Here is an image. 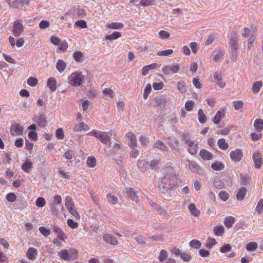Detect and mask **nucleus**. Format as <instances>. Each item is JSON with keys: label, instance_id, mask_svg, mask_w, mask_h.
<instances>
[{"label": "nucleus", "instance_id": "obj_1", "mask_svg": "<svg viewBox=\"0 0 263 263\" xmlns=\"http://www.w3.org/2000/svg\"><path fill=\"white\" fill-rule=\"evenodd\" d=\"M160 163V161L158 160H153L152 161H145L142 160H139L138 161V166L141 172H144L145 169L142 167V165L149 166L154 170H157L158 166Z\"/></svg>", "mask_w": 263, "mask_h": 263}, {"label": "nucleus", "instance_id": "obj_2", "mask_svg": "<svg viewBox=\"0 0 263 263\" xmlns=\"http://www.w3.org/2000/svg\"><path fill=\"white\" fill-rule=\"evenodd\" d=\"M84 77L81 73L75 72L71 74L68 80L70 84L73 86H81Z\"/></svg>", "mask_w": 263, "mask_h": 263}, {"label": "nucleus", "instance_id": "obj_3", "mask_svg": "<svg viewBox=\"0 0 263 263\" xmlns=\"http://www.w3.org/2000/svg\"><path fill=\"white\" fill-rule=\"evenodd\" d=\"M21 21L17 20L14 22L13 33L16 36H19L24 31V26L21 24Z\"/></svg>", "mask_w": 263, "mask_h": 263}, {"label": "nucleus", "instance_id": "obj_4", "mask_svg": "<svg viewBox=\"0 0 263 263\" xmlns=\"http://www.w3.org/2000/svg\"><path fill=\"white\" fill-rule=\"evenodd\" d=\"M180 68L178 65H166L162 68V71L165 75H168L178 72Z\"/></svg>", "mask_w": 263, "mask_h": 263}, {"label": "nucleus", "instance_id": "obj_5", "mask_svg": "<svg viewBox=\"0 0 263 263\" xmlns=\"http://www.w3.org/2000/svg\"><path fill=\"white\" fill-rule=\"evenodd\" d=\"M252 157L255 167L256 168H259L261 166L263 161V154L257 152L253 153Z\"/></svg>", "mask_w": 263, "mask_h": 263}, {"label": "nucleus", "instance_id": "obj_6", "mask_svg": "<svg viewBox=\"0 0 263 263\" xmlns=\"http://www.w3.org/2000/svg\"><path fill=\"white\" fill-rule=\"evenodd\" d=\"M97 139H99L102 143L109 146H110V137L106 133L101 132Z\"/></svg>", "mask_w": 263, "mask_h": 263}, {"label": "nucleus", "instance_id": "obj_7", "mask_svg": "<svg viewBox=\"0 0 263 263\" xmlns=\"http://www.w3.org/2000/svg\"><path fill=\"white\" fill-rule=\"evenodd\" d=\"M170 186L167 182V179L164 178V177L162 179L161 182L158 184V188L160 192H161L163 194H165L167 192Z\"/></svg>", "mask_w": 263, "mask_h": 263}, {"label": "nucleus", "instance_id": "obj_8", "mask_svg": "<svg viewBox=\"0 0 263 263\" xmlns=\"http://www.w3.org/2000/svg\"><path fill=\"white\" fill-rule=\"evenodd\" d=\"M164 178L167 179V182L171 188L177 185V178L176 175L175 174L167 175H165Z\"/></svg>", "mask_w": 263, "mask_h": 263}, {"label": "nucleus", "instance_id": "obj_9", "mask_svg": "<svg viewBox=\"0 0 263 263\" xmlns=\"http://www.w3.org/2000/svg\"><path fill=\"white\" fill-rule=\"evenodd\" d=\"M230 157L232 160L235 162L239 161L242 157V152L241 149H237L230 153Z\"/></svg>", "mask_w": 263, "mask_h": 263}, {"label": "nucleus", "instance_id": "obj_10", "mask_svg": "<svg viewBox=\"0 0 263 263\" xmlns=\"http://www.w3.org/2000/svg\"><path fill=\"white\" fill-rule=\"evenodd\" d=\"M154 105L159 109H163L166 106V100L162 97H158L155 99Z\"/></svg>", "mask_w": 263, "mask_h": 263}, {"label": "nucleus", "instance_id": "obj_11", "mask_svg": "<svg viewBox=\"0 0 263 263\" xmlns=\"http://www.w3.org/2000/svg\"><path fill=\"white\" fill-rule=\"evenodd\" d=\"M90 129L88 125L84 122H80L77 123L74 126V131L76 132L81 131H88Z\"/></svg>", "mask_w": 263, "mask_h": 263}, {"label": "nucleus", "instance_id": "obj_12", "mask_svg": "<svg viewBox=\"0 0 263 263\" xmlns=\"http://www.w3.org/2000/svg\"><path fill=\"white\" fill-rule=\"evenodd\" d=\"M103 239L107 243H109L111 245L117 246L118 244V241L117 238L108 234H106L103 236Z\"/></svg>", "mask_w": 263, "mask_h": 263}, {"label": "nucleus", "instance_id": "obj_13", "mask_svg": "<svg viewBox=\"0 0 263 263\" xmlns=\"http://www.w3.org/2000/svg\"><path fill=\"white\" fill-rule=\"evenodd\" d=\"M167 143L172 149L177 152L179 151V148L178 147V143L175 138L168 137L167 140Z\"/></svg>", "mask_w": 263, "mask_h": 263}, {"label": "nucleus", "instance_id": "obj_14", "mask_svg": "<svg viewBox=\"0 0 263 263\" xmlns=\"http://www.w3.org/2000/svg\"><path fill=\"white\" fill-rule=\"evenodd\" d=\"M128 139V145L130 147L134 148L137 146V140L135 135L132 133H129L126 135Z\"/></svg>", "mask_w": 263, "mask_h": 263}, {"label": "nucleus", "instance_id": "obj_15", "mask_svg": "<svg viewBox=\"0 0 263 263\" xmlns=\"http://www.w3.org/2000/svg\"><path fill=\"white\" fill-rule=\"evenodd\" d=\"M238 39L236 33L234 32L231 33L230 41V45L231 49H238Z\"/></svg>", "mask_w": 263, "mask_h": 263}, {"label": "nucleus", "instance_id": "obj_16", "mask_svg": "<svg viewBox=\"0 0 263 263\" xmlns=\"http://www.w3.org/2000/svg\"><path fill=\"white\" fill-rule=\"evenodd\" d=\"M214 80L216 84L220 88H223L225 86V83L222 81L220 73L216 71L214 74Z\"/></svg>", "mask_w": 263, "mask_h": 263}, {"label": "nucleus", "instance_id": "obj_17", "mask_svg": "<svg viewBox=\"0 0 263 263\" xmlns=\"http://www.w3.org/2000/svg\"><path fill=\"white\" fill-rule=\"evenodd\" d=\"M37 255V250L34 248H29L26 252L27 257L31 260H33L36 258Z\"/></svg>", "mask_w": 263, "mask_h": 263}, {"label": "nucleus", "instance_id": "obj_18", "mask_svg": "<svg viewBox=\"0 0 263 263\" xmlns=\"http://www.w3.org/2000/svg\"><path fill=\"white\" fill-rule=\"evenodd\" d=\"M126 193L127 194V197L129 198H130L133 201H135L136 202L138 201V196H137V193L133 189H127L126 191Z\"/></svg>", "mask_w": 263, "mask_h": 263}, {"label": "nucleus", "instance_id": "obj_19", "mask_svg": "<svg viewBox=\"0 0 263 263\" xmlns=\"http://www.w3.org/2000/svg\"><path fill=\"white\" fill-rule=\"evenodd\" d=\"M47 85L51 91H55L57 89V81L54 78H50L47 80Z\"/></svg>", "mask_w": 263, "mask_h": 263}, {"label": "nucleus", "instance_id": "obj_20", "mask_svg": "<svg viewBox=\"0 0 263 263\" xmlns=\"http://www.w3.org/2000/svg\"><path fill=\"white\" fill-rule=\"evenodd\" d=\"M6 2L10 7L17 9H22V8L21 0H6Z\"/></svg>", "mask_w": 263, "mask_h": 263}, {"label": "nucleus", "instance_id": "obj_21", "mask_svg": "<svg viewBox=\"0 0 263 263\" xmlns=\"http://www.w3.org/2000/svg\"><path fill=\"white\" fill-rule=\"evenodd\" d=\"M247 193V189L245 187H241L238 189L236 193V198L238 200L243 199Z\"/></svg>", "mask_w": 263, "mask_h": 263}, {"label": "nucleus", "instance_id": "obj_22", "mask_svg": "<svg viewBox=\"0 0 263 263\" xmlns=\"http://www.w3.org/2000/svg\"><path fill=\"white\" fill-rule=\"evenodd\" d=\"M34 122L41 127L45 126L46 121L43 116H34Z\"/></svg>", "mask_w": 263, "mask_h": 263}, {"label": "nucleus", "instance_id": "obj_23", "mask_svg": "<svg viewBox=\"0 0 263 263\" xmlns=\"http://www.w3.org/2000/svg\"><path fill=\"white\" fill-rule=\"evenodd\" d=\"M11 129L14 130L17 135H22L23 127L18 123H14L11 126Z\"/></svg>", "mask_w": 263, "mask_h": 263}, {"label": "nucleus", "instance_id": "obj_24", "mask_svg": "<svg viewBox=\"0 0 263 263\" xmlns=\"http://www.w3.org/2000/svg\"><path fill=\"white\" fill-rule=\"evenodd\" d=\"M189 167L190 170L194 173H199L201 168L198 166L197 163L191 161L189 163Z\"/></svg>", "mask_w": 263, "mask_h": 263}, {"label": "nucleus", "instance_id": "obj_25", "mask_svg": "<svg viewBox=\"0 0 263 263\" xmlns=\"http://www.w3.org/2000/svg\"><path fill=\"white\" fill-rule=\"evenodd\" d=\"M58 255L64 260L70 261V256L69 254V252L67 250H62L58 253Z\"/></svg>", "mask_w": 263, "mask_h": 263}, {"label": "nucleus", "instance_id": "obj_26", "mask_svg": "<svg viewBox=\"0 0 263 263\" xmlns=\"http://www.w3.org/2000/svg\"><path fill=\"white\" fill-rule=\"evenodd\" d=\"M154 147L164 152L168 151V148L161 140H157L154 144Z\"/></svg>", "mask_w": 263, "mask_h": 263}, {"label": "nucleus", "instance_id": "obj_27", "mask_svg": "<svg viewBox=\"0 0 263 263\" xmlns=\"http://www.w3.org/2000/svg\"><path fill=\"white\" fill-rule=\"evenodd\" d=\"M200 156L204 160H210L212 158V154L204 149H202L200 151Z\"/></svg>", "mask_w": 263, "mask_h": 263}, {"label": "nucleus", "instance_id": "obj_28", "mask_svg": "<svg viewBox=\"0 0 263 263\" xmlns=\"http://www.w3.org/2000/svg\"><path fill=\"white\" fill-rule=\"evenodd\" d=\"M32 168V163L29 161H26L22 165V169L26 173H29Z\"/></svg>", "mask_w": 263, "mask_h": 263}, {"label": "nucleus", "instance_id": "obj_29", "mask_svg": "<svg viewBox=\"0 0 263 263\" xmlns=\"http://www.w3.org/2000/svg\"><path fill=\"white\" fill-rule=\"evenodd\" d=\"M66 64L63 60L60 59L58 60L56 65V68L59 72H61L63 71L66 68Z\"/></svg>", "mask_w": 263, "mask_h": 263}, {"label": "nucleus", "instance_id": "obj_30", "mask_svg": "<svg viewBox=\"0 0 263 263\" xmlns=\"http://www.w3.org/2000/svg\"><path fill=\"white\" fill-rule=\"evenodd\" d=\"M107 27L110 29H120L124 27L122 23L112 22L107 24Z\"/></svg>", "mask_w": 263, "mask_h": 263}, {"label": "nucleus", "instance_id": "obj_31", "mask_svg": "<svg viewBox=\"0 0 263 263\" xmlns=\"http://www.w3.org/2000/svg\"><path fill=\"white\" fill-rule=\"evenodd\" d=\"M240 181L241 184L244 186L249 185L251 182L250 178L243 175L242 174H240Z\"/></svg>", "mask_w": 263, "mask_h": 263}, {"label": "nucleus", "instance_id": "obj_32", "mask_svg": "<svg viewBox=\"0 0 263 263\" xmlns=\"http://www.w3.org/2000/svg\"><path fill=\"white\" fill-rule=\"evenodd\" d=\"M234 222L235 218L232 216H228L226 217L224 221V225L228 228H231Z\"/></svg>", "mask_w": 263, "mask_h": 263}, {"label": "nucleus", "instance_id": "obj_33", "mask_svg": "<svg viewBox=\"0 0 263 263\" xmlns=\"http://www.w3.org/2000/svg\"><path fill=\"white\" fill-rule=\"evenodd\" d=\"M262 86V83L261 81H256L254 82L252 86V90L254 93H258L261 87Z\"/></svg>", "mask_w": 263, "mask_h": 263}, {"label": "nucleus", "instance_id": "obj_34", "mask_svg": "<svg viewBox=\"0 0 263 263\" xmlns=\"http://www.w3.org/2000/svg\"><path fill=\"white\" fill-rule=\"evenodd\" d=\"M189 210L191 214L195 216H198L200 214V211L197 210L193 203H191L189 205Z\"/></svg>", "mask_w": 263, "mask_h": 263}, {"label": "nucleus", "instance_id": "obj_35", "mask_svg": "<svg viewBox=\"0 0 263 263\" xmlns=\"http://www.w3.org/2000/svg\"><path fill=\"white\" fill-rule=\"evenodd\" d=\"M121 36V34L120 32H114L112 33L109 35H106L105 37L106 40H112L118 39Z\"/></svg>", "mask_w": 263, "mask_h": 263}, {"label": "nucleus", "instance_id": "obj_36", "mask_svg": "<svg viewBox=\"0 0 263 263\" xmlns=\"http://www.w3.org/2000/svg\"><path fill=\"white\" fill-rule=\"evenodd\" d=\"M217 144L219 147L222 150H226L229 147L228 144L226 143L225 139L223 138L219 139Z\"/></svg>", "mask_w": 263, "mask_h": 263}, {"label": "nucleus", "instance_id": "obj_37", "mask_svg": "<svg viewBox=\"0 0 263 263\" xmlns=\"http://www.w3.org/2000/svg\"><path fill=\"white\" fill-rule=\"evenodd\" d=\"M254 127L258 130L261 131L263 129V120L261 119L255 120L254 123Z\"/></svg>", "mask_w": 263, "mask_h": 263}, {"label": "nucleus", "instance_id": "obj_38", "mask_svg": "<svg viewBox=\"0 0 263 263\" xmlns=\"http://www.w3.org/2000/svg\"><path fill=\"white\" fill-rule=\"evenodd\" d=\"M107 199L108 200V201L112 204H116L118 201V199L116 196H115L114 195H112L110 193H109L107 195Z\"/></svg>", "mask_w": 263, "mask_h": 263}, {"label": "nucleus", "instance_id": "obj_39", "mask_svg": "<svg viewBox=\"0 0 263 263\" xmlns=\"http://www.w3.org/2000/svg\"><path fill=\"white\" fill-rule=\"evenodd\" d=\"M86 163L89 167H94L96 165V159L94 157H88Z\"/></svg>", "mask_w": 263, "mask_h": 263}, {"label": "nucleus", "instance_id": "obj_40", "mask_svg": "<svg viewBox=\"0 0 263 263\" xmlns=\"http://www.w3.org/2000/svg\"><path fill=\"white\" fill-rule=\"evenodd\" d=\"M211 167L215 171H221L224 167V165L220 162H216L212 164Z\"/></svg>", "mask_w": 263, "mask_h": 263}, {"label": "nucleus", "instance_id": "obj_41", "mask_svg": "<svg viewBox=\"0 0 263 263\" xmlns=\"http://www.w3.org/2000/svg\"><path fill=\"white\" fill-rule=\"evenodd\" d=\"M69 212L77 219H80V216L77 211L76 207L74 206L68 209Z\"/></svg>", "mask_w": 263, "mask_h": 263}, {"label": "nucleus", "instance_id": "obj_42", "mask_svg": "<svg viewBox=\"0 0 263 263\" xmlns=\"http://www.w3.org/2000/svg\"><path fill=\"white\" fill-rule=\"evenodd\" d=\"M54 232L56 234H57V237L59 238V239L60 240H63L64 239V233L60 228L55 227L54 230Z\"/></svg>", "mask_w": 263, "mask_h": 263}, {"label": "nucleus", "instance_id": "obj_43", "mask_svg": "<svg viewBox=\"0 0 263 263\" xmlns=\"http://www.w3.org/2000/svg\"><path fill=\"white\" fill-rule=\"evenodd\" d=\"M65 204L67 209L74 206V203L71 197L67 196L65 199Z\"/></svg>", "mask_w": 263, "mask_h": 263}, {"label": "nucleus", "instance_id": "obj_44", "mask_svg": "<svg viewBox=\"0 0 263 263\" xmlns=\"http://www.w3.org/2000/svg\"><path fill=\"white\" fill-rule=\"evenodd\" d=\"M257 248V243L255 242H250L246 245V249L249 251H253Z\"/></svg>", "mask_w": 263, "mask_h": 263}, {"label": "nucleus", "instance_id": "obj_45", "mask_svg": "<svg viewBox=\"0 0 263 263\" xmlns=\"http://www.w3.org/2000/svg\"><path fill=\"white\" fill-rule=\"evenodd\" d=\"M190 246L193 248L198 249L201 247V243L199 240L194 239L190 242Z\"/></svg>", "mask_w": 263, "mask_h": 263}, {"label": "nucleus", "instance_id": "obj_46", "mask_svg": "<svg viewBox=\"0 0 263 263\" xmlns=\"http://www.w3.org/2000/svg\"><path fill=\"white\" fill-rule=\"evenodd\" d=\"M177 89L181 93H184L186 91L185 84L183 81H179L177 84Z\"/></svg>", "mask_w": 263, "mask_h": 263}, {"label": "nucleus", "instance_id": "obj_47", "mask_svg": "<svg viewBox=\"0 0 263 263\" xmlns=\"http://www.w3.org/2000/svg\"><path fill=\"white\" fill-rule=\"evenodd\" d=\"M213 184L214 186L218 189H222L224 186V184L218 178L214 179Z\"/></svg>", "mask_w": 263, "mask_h": 263}, {"label": "nucleus", "instance_id": "obj_48", "mask_svg": "<svg viewBox=\"0 0 263 263\" xmlns=\"http://www.w3.org/2000/svg\"><path fill=\"white\" fill-rule=\"evenodd\" d=\"M216 34H212L208 36L207 39L205 41V45L209 46L212 44L215 40Z\"/></svg>", "mask_w": 263, "mask_h": 263}, {"label": "nucleus", "instance_id": "obj_49", "mask_svg": "<svg viewBox=\"0 0 263 263\" xmlns=\"http://www.w3.org/2000/svg\"><path fill=\"white\" fill-rule=\"evenodd\" d=\"M224 232V229L222 226L215 227L214 229V233L217 236H221Z\"/></svg>", "mask_w": 263, "mask_h": 263}, {"label": "nucleus", "instance_id": "obj_50", "mask_svg": "<svg viewBox=\"0 0 263 263\" xmlns=\"http://www.w3.org/2000/svg\"><path fill=\"white\" fill-rule=\"evenodd\" d=\"M256 210L259 214L263 212V199H261L259 200L256 207Z\"/></svg>", "mask_w": 263, "mask_h": 263}, {"label": "nucleus", "instance_id": "obj_51", "mask_svg": "<svg viewBox=\"0 0 263 263\" xmlns=\"http://www.w3.org/2000/svg\"><path fill=\"white\" fill-rule=\"evenodd\" d=\"M155 4V0H141L140 4L143 7L152 6Z\"/></svg>", "mask_w": 263, "mask_h": 263}, {"label": "nucleus", "instance_id": "obj_52", "mask_svg": "<svg viewBox=\"0 0 263 263\" xmlns=\"http://www.w3.org/2000/svg\"><path fill=\"white\" fill-rule=\"evenodd\" d=\"M152 90V86L150 84H148L145 88L144 89V93H143V98L144 99H147L149 94L151 92Z\"/></svg>", "mask_w": 263, "mask_h": 263}, {"label": "nucleus", "instance_id": "obj_53", "mask_svg": "<svg viewBox=\"0 0 263 263\" xmlns=\"http://www.w3.org/2000/svg\"><path fill=\"white\" fill-rule=\"evenodd\" d=\"M46 203L45 199L43 197H39L36 200L35 204L38 207H43Z\"/></svg>", "mask_w": 263, "mask_h": 263}, {"label": "nucleus", "instance_id": "obj_54", "mask_svg": "<svg viewBox=\"0 0 263 263\" xmlns=\"http://www.w3.org/2000/svg\"><path fill=\"white\" fill-rule=\"evenodd\" d=\"M56 137L58 139H63L64 137V134L63 130L62 128H59L57 129L55 132Z\"/></svg>", "mask_w": 263, "mask_h": 263}, {"label": "nucleus", "instance_id": "obj_55", "mask_svg": "<svg viewBox=\"0 0 263 263\" xmlns=\"http://www.w3.org/2000/svg\"><path fill=\"white\" fill-rule=\"evenodd\" d=\"M173 53L172 49H167L163 51H160L157 52V55L159 56H167Z\"/></svg>", "mask_w": 263, "mask_h": 263}, {"label": "nucleus", "instance_id": "obj_56", "mask_svg": "<svg viewBox=\"0 0 263 263\" xmlns=\"http://www.w3.org/2000/svg\"><path fill=\"white\" fill-rule=\"evenodd\" d=\"M7 200L10 202H13L16 199V196L13 193H9L6 196Z\"/></svg>", "mask_w": 263, "mask_h": 263}, {"label": "nucleus", "instance_id": "obj_57", "mask_svg": "<svg viewBox=\"0 0 263 263\" xmlns=\"http://www.w3.org/2000/svg\"><path fill=\"white\" fill-rule=\"evenodd\" d=\"M167 257V252L165 250H162L160 251L159 256V259L160 261H164L165 259H166Z\"/></svg>", "mask_w": 263, "mask_h": 263}, {"label": "nucleus", "instance_id": "obj_58", "mask_svg": "<svg viewBox=\"0 0 263 263\" xmlns=\"http://www.w3.org/2000/svg\"><path fill=\"white\" fill-rule=\"evenodd\" d=\"M27 83L31 86H35L37 84V80L35 78L30 77L27 80Z\"/></svg>", "mask_w": 263, "mask_h": 263}, {"label": "nucleus", "instance_id": "obj_59", "mask_svg": "<svg viewBox=\"0 0 263 263\" xmlns=\"http://www.w3.org/2000/svg\"><path fill=\"white\" fill-rule=\"evenodd\" d=\"M220 251L221 253H224L231 251V247L230 244H226L220 248Z\"/></svg>", "mask_w": 263, "mask_h": 263}, {"label": "nucleus", "instance_id": "obj_60", "mask_svg": "<svg viewBox=\"0 0 263 263\" xmlns=\"http://www.w3.org/2000/svg\"><path fill=\"white\" fill-rule=\"evenodd\" d=\"M159 34L162 39H167L170 36V33L165 30H161L159 32Z\"/></svg>", "mask_w": 263, "mask_h": 263}, {"label": "nucleus", "instance_id": "obj_61", "mask_svg": "<svg viewBox=\"0 0 263 263\" xmlns=\"http://www.w3.org/2000/svg\"><path fill=\"white\" fill-rule=\"evenodd\" d=\"M75 25L80 27L81 28H87V26L86 22L83 20H80L77 21L75 23Z\"/></svg>", "mask_w": 263, "mask_h": 263}, {"label": "nucleus", "instance_id": "obj_62", "mask_svg": "<svg viewBox=\"0 0 263 263\" xmlns=\"http://www.w3.org/2000/svg\"><path fill=\"white\" fill-rule=\"evenodd\" d=\"M219 197L223 201H227L229 197V194L225 191H220L219 193Z\"/></svg>", "mask_w": 263, "mask_h": 263}, {"label": "nucleus", "instance_id": "obj_63", "mask_svg": "<svg viewBox=\"0 0 263 263\" xmlns=\"http://www.w3.org/2000/svg\"><path fill=\"white\" fill-rule=\"evenodd\" d=\"M39 229L40 233L44 236H48L50 234V230L44 227H40Z\"/></svg>", "mask_w": 263, "mask_h": 263}, {"label": "nucleus", "instance_id": "obj_64", "mask_svg": "<svg viewBox=\"0 0 263 263\" xmlns=\"http://www.w3.org/2000/svg\"><path fill=\"white\" fill-rule=\"evenodd\" d=\"M180 257L183 261L186 262H188L191 259V256L185 252L181 253Z\"/></svg>", "mask_w": 263, "mask_h": 263}]
</instances>
